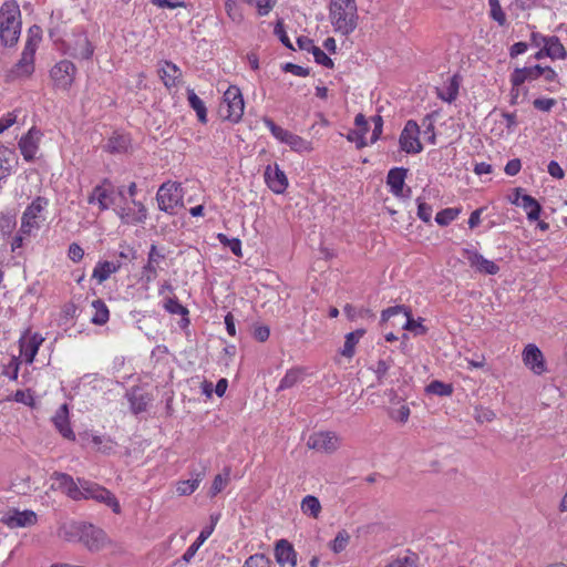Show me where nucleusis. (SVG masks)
<instances>
[{
	"label": "nucleus",
	"mask_w": 567,
	"mask_h": 567,
	"mask_svg": "<svg viewBox=\"0 0 567 567\" xmlns=\"http://www.w3.org/2000/svg\"><path fill=\"white\" fill-rule=\"evenodd\" d=\"M329 19L337 33L349 35L358 25V7L355 0H331Z\"/></svg>",
	"instance_id": "nucleus-1"
},
{
	"label": "nucleus",
	"mask_w": 567,
	"mask_h": 567,
	"mask_svg": "<svg viewBox=\"0 0 567 567\" xmlns=\"http://www.w3.org/2000/svg\"><path fill=\"white\" fill-rule=\"evenodd\" d=\"M21 34V11L14 1H7L0 8V40L7 47L14 45Z\"/></svg>",
	"instance_id": "nucleus-2"
},
{
	"label": "nucleus",
	"mask_w": 567,
	"mask_h": 567,
	"mask_svg": "<svg viewBox=\"0 0 567 567\" xmlns=\"http://www.w3.org/2000/svg\"><path fill=\"white\" fill-rule=\"evenodd\" d=\"M40 41L41 37L38 34V31L34 33L33 29H30L21 58L19 62L14 65V68L11 70V76L27 78L33 73L34 55Z\"/></svg>",
	"instance_id": "nucleus-3"
},
{
	"label": "nucleus",
	"mask_w": 567,
	"mask_h": 567,
	"mask_svg": "<svg viewBox=\"0 0 567 567\" xmlns=\"http://www.w3.org/2000/svg\"><path fill=\"white\" fill-rule=\"evenodd\" d=\"M245 103L239 87L230 85L224 93L219 106L220 115L233 123H238L244 114Z\"/></svg>",
	"instance_id": "nucleus-4"
},
{
	"label": "nucleus",
	"mask_w": 567,
	"mask_h": 567,
	"mask_svg": "<svg viewBox=\"0 0 567 567\" xmlns=\"http://www.w3.org/2000/svg\"><path fill=\"white\" fill-rule=\"evenodd\" d=\"M183 188L181 184L167 182L159 186L156 193L158 208L167 214H174L183 206Z\"/></svg>",
	"instance_id": "nucleus-5"
},
{
	"label": "nucleus",
	"mask_w": 567,
	"mask_h": 567,
	"mask_svg": "<svg viewBox=\"0 0 567 567\" xmlns=\"http://www.w3.org/2000/svg\"><path fill=\"white\" fill-rule=\"evenodd\" d=\"M73 529L80 532V542L90 551H100L104 549L109 544L110 539L106 533L91 524L73 526Z\"/></svg>",
	"instance_id": "nucleus-6"
},
{
	"label": "nucleus",
	"mask_w": 567,
	"mask_h": 567,
	"mask_svg": "<svg viewBox=\"0 0 567 567\" xmlns=\"http://www.w3.org/2000/svg\"><path fill=\"white\" fill-rule=\"evenodd\" d=\"M398 315H403L404 317V322L402 323V328L404 330H408L415 336H422L426 333L427 329L422 324V319H413L410 308L405 306H395L383 310L381 313V319L382 321H389L392 317Z\"/></svg>",
	"instance_id": "nucleus-7"
},
{
	"label": "nucleus",
	"mask_w": 567,
	"mask_h": 567,
	"mask_svg": "<svg viewBox=\"0 0 567 567\" xmlns=\"http://www.w3.org/2000/svg\"><path fill=\"white\" fill-rule=\"evenodd\" d=\"M81 486L85 491L84 498H92L96 502L103 503L109 506L115 514L121 513V505L112 492L96 483L89 481L81 482Z\"/></svg>",
	"instance_id": "nucleus-8"
},
{
	"label": "nucleus",
	"mask_w": 567,
	"mask_h": 567,
	"mask_svg": "<svg viewBox=\"0 0 567 567\" xmlns=\"http://www.w3.org/2000/svg\"><path fill=\"white\" fill-rule=\"evenodd\" d=\"M48 206V199L44 197H37L25 208L21 218V233L31 235L35 229H39L41 215Z\"/></svg>",
	"instance_id": "nucleus-9"
},
{
	"label": "nucleus",
	"mask_w": 567,
	"mask_h": 567,
	"mask_svg": "<svg viewBox=\"0 0 567 567\" xmlns=\"http://www.w3.org/2000/svg\"><path fill=\"white\" fill-rule=\"evenodd\" d=\"M400 147L403 152L409 154H419L422 152L423 146L420 142V126L414 120H409L399 138Z\"/></svg>",
	"instance_id": "nucleus-10"
},
{
	"label": "nucleus",
	"mask_w": 567,
	"mask_h": 567,
	"mask_svg": "<svg viewBox=\"0 0 567 567\" xmlns=\"http://www.w3.org/2000/svg\"><path fill=\"white\" fill-rule=\"evenodd\" d=\"M44 342L41 333L25 330L19 339L20 357L22 360L31 364L39 351L40 346Z\"/></svg>",
	"instance_id": "nucleus-11"
},
{
	"label": "nucleus",
	"mask_w": 567,
	"mask_h": 567,
	"mask_svg": "<svg viewBox=\"0 0 567 567\" xmlns=\"http://www.w3.org/2000/svg\"><path fill=\"white\" fill-rule=\"evenodd\" d=\"M462 257L481 274L496 275L499 271V267L494 261L486 259L473 247L463 248Z\"/></svg>",
	"instance_id": "nucleus-12"
},
{
	"label": "nucleus",
	"mask_w": 567,
	"mask_h": 567,
	"mask_svg": "<svg viewBox=\"0 0 567 567\" xmlns=\"http://www.w3.org/2000/svg\"><path fill=\"white\" fill-rule=\"evenodd\" d=\"M307 445L319 452L333 453L340 446V439L334 432H316L309 436Z\"/></svg>",
	"instance_id": "nucleus-13"
},
{
	"label": "nucleus",
	"mask_w": 567,
	"mask_h": 567,
	"mask_svg": "<svg viewBox=\"0 0 567 567\" xmlns=\"http://www.w3.org/2000/svg\"><path fill=\"white\" fill-rule=\"evenodd\" d=\"M65 52L74 59L87 60L92 56L94 48L85 33H78L65 41Z\"/></svg>",
	"instance_id": "nucleus-14"
},
{
	"label": "nucleus",
	"mask_w": 567,
	"mask_h": 567,
	"mask_svg": "<svg viewBox=\"0 0 567 567\" xmlns=\"http://www.w3.org/2000/svg\"><path fill=\"white\" fill-rule=\"evenodd\" d=\"M408 169L404 167L391 168L386 176V185L390 193L398 198H409L411 196V188L405 187V178Z\"/></svg>",
	"instance_id": "nucleus-15"
},
{
	"label": "nucleus",
	"mask_w": 567,
	"mask_h": 567,
	"mask_svg": "<svg viewBox=\"0 0 567 567\" xmlns=\"http://www.w3.org/2000/svg\"><path fill=\"white\" fill-rule=\"evenodd\" d=\"M76 73L75 65L68 60H62L58 62L52 69H51V78L54 82V84L63 90H66L71 86L73 83L74 76Z\"/></svg>",
	"instance_id": "nucleus-16"
},
{
	"label": "nucleus",
	"mask_w": 567,
	"mask_h": 567,
	"mask_svg": "<svg viewBox=\"0 0 567 567\" xmlns=\"http://www.w3.org/2000/svg\"><path fill=\"white\" fill-rule=\"evenodd\" d=\"M89 204H97L100 210H106L114 202V188L112 184L104 179L96 185L87 198Z\"/></svg>",
	"instance_id": "nucleus-17"
},
{
	"label": "nucleus",
	"mask_w": 567,
	"mask_h": 567,
	"mask_svg": "<svg viewBox=\"0 0 567 567\" xmlns=\"http://www.w3.org/2000/svg\"><path fill=\"white\" fill-rule=\"evenodd\" d=\"M42 137L40 130L31 127L19 141V150L27 162L34 159Z\"/></svg>",
	"instance_id": "nucleus-18"
},
{
	"label": "nucleus",
	"mask_w": 567,
	"mask_h": 567,
	"mask_svg": "<svg viewBox=\"0 0 567 567\" xmlns=\"http://www.w3.org/2000/svg\"><path fill=\"white\" fill-rule=\"evenodd\" d=\"M265 182L275 194H284L288 187V178L278 164L268 165L264 173Z\"/></svg>",
	"instance_id": "nucleus-19"
},
{
	"label": "nucleus",
	"mask_w": 567,
	"mask_h": 567,
	"mask_svg": "<svg viewBox=\"0 0 567 567\" xmlns=\"http://www.w3.org/2000/svg\"><path fill=\"white\" fill-rule=\"evenodd\" d=\"M2 522L10 528L29 527L38 522V516L33 511H12L3 516Z\"/></svg>",
	"instance_id": "nucleus-20"
},
{
	"label": "nucleus",
	"mask_w": 567,
	"mask_h": 567,
	"mask_svg": "<svg viewBox=\"0 0 567 567\" xmlns=\"http://www.w3.org/2000/svg\"><path fill=\"white\" fill-rule=\"evenodd\" d=\"M523 361L535 374L539 375L546 371L544 355L539 348L533 343L525 347L523 351Z\"/></svg>",
	"instance_id": "nucleus-21"
},
{
	"label": "nucleus",
	"mask_w": 567,
	"mask_h": 567,
	"mask_svg": "<svg viewBox=\"0 0 567 567\" xmlns=\"http://www.w3.org/2000/svg\"><path fill=\"white\" fill-rule=\"evenodd\" d=\"M70 411L68 404H62L52 416V422L58 432L68 440L74 441L75 434L70 424Z\"/></svg>",
	"instance_id": "nucleus-22"
},
{
	"label": "nucleus",
	"mask_w": 567,
	"mask_h": 567,
	"mask_svg": "<svg viewBox=\"0 0 567 567\" xmlns=\"http://www.w3.org/2000/svg\"><path fill=\"white\" fill-rule=\"evenodd\" d=\"M164 258V255L157 249V247L152 245L148 251L147 262L143 267V277L147 282H152L156 279L159 265Z\"/></svg>",
	"instance_id": "nucleus-23"
},
{
	"label": "nucleus",
	"mask_w": 567,
	"mask_h": 567,
	"mask_svg": "<svg viewBox=\"0 0 567 567\" xmlns=\"http://www.w3.org/2000/svg\"><path fill=\"white\" fill-rule=\"evenodd\" d=\"M275 557L281 567L285 565L296 567L297 565V554L292 545L286 539H280L277 542L275 546Z\"/></svg>",
	"instance_id": "nucleus-24"
},
{
	"label": "nucleus",
	"mask_w": 567,
	"mask_h": 567,
	"mask_svg": "<svg viewBox=\"0 0 567 567\" xmlns=\"http://www.w3.org/2000/svg\"><path fill=\"white\" fill-rule=\"evenodd\" d=\"M540 78V65L516 68L511 74V84L520 86L526 81H535Z\"/></svg>",
	"instance_id": "nucleus-25"
},
{
	"label": "nucleus",
	"mask_w": 567,
	"mask_h": 567,
	"mask_svg": "<svg viewBox=\"0 0 567 567\" xmlns=\"http://www.w3.org/2000/svg\"><path fill=\"white\" fill-rule=\"evenodd\" d=\"M159 76L167 89L177 85L182 78L181 69L173 62L164 61L158 70Z\"/></svg>",
	"instance_id": "nucleus-26"
},
{
	"label": "nucleus",
	"mask_w": 567,
	"mask_h": 567,
	"mask_svg": "<svg viewBox=\"0 0 567 567\" xmlns=\"http://www.w3.org/2000/svg\"><path fill=\"white\" fill-rule=\"evenodd\" d=\"M121 267L122 264L120 261H99L93 269L92 278L96 280L97 284H103Z\"/></svg>",
	"instance_id": "nucleus-27"
},
{
	"label": "nucleus",
	"mask_w": 567,
	"mask_h": 567,
	"mask_svg": "<svg viewBox=\"0 0 567 567\" xmlns=\"http://www.w3.org/2000/svg\"><path fill=\"white\" fill-rule=\"evenodd\" d=\"M133 205L137 208L136 212L131 208H121L118 216L123 223L140 224L146 219V208L141 202L133 200Z\"/></svg>",
	"instance_id": "nucleus-28"
},
{
	"label": "nucleus",
	"mask_w": 567,
	"mask_h": 567,
	"mask_svg": "<svg viewBox=\"0 0 567 567\" xmlns=\"http://www.w3.org/2000/svg\"><path fill=\"white\" fill-rule=\"evenodd\" d=\"M514 205L520 206L524 210H526L527 219L530 221L537 220L540 216L542 206L539 203L532 197L530 195H523L522 200L512 199Z\"/></svg>",
	"instance_id": "nucleus-29"
},
{
	"label": "nucleus",
	"mask_w": 567,
	"mask_h": 567,
	"mask_svg": "<svg viewBox=\"0 0 567 567\" xmlns=\"http://www.w3.org/2000/svg\"><path fill=\"white\" fill-rule=\"evenodd\" d=\"M94 449L103 454H112L117 446L116 442L107 435L86 434Z\"/></svg>",
	"instance_id": "nucleus-30"
},
{
	"label": "nucleus",
	"mask_w": 567,
	"mask_h": 567,
	"mask_svg": "<svg viewBox=\"0 0 567 567\" xmlns=\"http://www.w3.org/2000/svg\"><path fill=\"white\" fill-rule=\"evenodd\" d=\"M16 154L12 150L0 145V182L7 179L13 173L12 159Z\"/></svg>",
	"instance_id": "nucleus-31"
},
{
	"label": "nucleus",
	"mask_w": 567,
	"mask_h": 567,
	"mask_svg": "<svg viewBox=\"0 0 567 567\" xmlns=\"http://www.w3.org/2000/svg\"><path fill=\"white\" fill-rule=\"evenodd\" d=\"M305 375H306V371L302 368L297 367V368L289 369L286 372L285 377L281 379V381L278 385V391L290 389V388L295 386L296 384L302 382Z\"/></svg>",
	"instance_id": "nucleus-32"
},
{
	"label": "nucleus",
	"mask_w": 567,
	"mask_h": 567,
	"mask_svg": "<svg viewBox=\"0 0 567 567\" xmlns=\"http://www.w3.org/2000/svg\"><path fill=\"white\" fill-rule=\"evenodd\" d=\"M460 90V80L453 75L449 82L441 89H437V96L444 102L452 103L456 100Z\"/></svg>",
	"instance_id": "nucleus-33"
},
{
	"label": "nucleus",
	"mask_w": 567,
	"mask_h": 567,
	"mask_svg": "<svg viewBox=\"0 0 567 567\" xmlns=\"http://www.w3.org/2000/svg\"><path fill=\"white\" fill-rule=\"evenodd\" d=\"M204 478L203 472H197L193 475L192 478L179 481L176 483V492L181 496H186L193 494L199 486L200 482Z\"/></svg>",
	"instance_id": "nucleus-34"
},
{
	"label": "nucleus",
	"mask_w": 567,
	"mask_h": 567,
	"mask_svg": "<svg viewBox=\"0 0 567 567\" xmlns=\"http://www.w3.org/2000/svg\"><path fill=\"white\" fill-rule=\"evenodd\" d=\"M544 53H546V55L551 60L565 59L567 56L566 49L555 35L548 38L546 47L544 48Z\"/></svg>",
	"instance_id": "nucleus-35"
},
{
	"label": "nucleus",
	"mask_w": 567,
	"mask_h": 567,
	"mask_svg": "<svg viewBox=\"0 0 567 567\" xmlns=\"http://www.w3.org/2000/svg\"><path fill=\"white\" fill-rule=\"evenodd\" d=\"M130 146V138L125 134L114 133L107 141L105 150L110 153H124Z\"/></svg>",
	"instance_id": "nucleus-36"
},
{
	"label": "nucleus",
	"mask_w": 567,
	"mask_h": 567,
	"mask_svg": "<svg viewBox=\"0 0 567 567\" xmlns=\"http://www.w3.org/2000/svg\"><path fill=\"white\" fill-rule=\"evenodd\" d=\"M187 100L189 106L196 112L198 121L205 124L207 122V110L204 101L192 89L187 90Z\"/></svg>",
	"instance_id": "nucleus-37"
},
{
	"label": "nucleus",
	"mask_w": 567,
	"mask_h": 567,
	"mask_svg": "<svg viewBox=\"0 0 567 567\" xmlns=\"http://www.w3.org/2000/svg\"><path fill=\"white\" fill-rule=\"evenodd\" d=\"M364 334V329H357L355 331L347 333L341 354L347 358H352L354 354L355 346Z\"/></svg>",
	"instance_id": "nucleus-38"
},
{
	"label": "nucleus",
	"mask_w": 567,
	"mask_h": 567,
	"mask_svg": "<svg viewBox=\"0 0 567 567\" xmlns=\"http://www.w3.org/2000/svg\"><path fill=\"white\" fill-rule=\"evenodd\" d=\"M92 308L94 310V313L91 318V321L97 326L105 324L110 318V311L105 302L101 299H96L92 301Z\"/></svg>",
	"instance_id": "nucleus-39"
},
{
	"label": "nucleus",
	"mask_w": 567,
	"mask_h": 567,
	"mask_svg": "<svg viewBox=\"0 0 567 567\" xmlns=\"http://www.w3.org/2000/svg\"><path fill=\"white\" fill-rule=\"evenodd\" d=\"M128 401H130L132 412L134 414H138L146 410L147 404L150 402V398L146 394H144L137 390H133L128 394Z\"/></svg>",
	"instance_id": "nucleus-40"
},
{
	"label": "nucleus",
	"mask_w": 567,
	"mask_h": 567,
	"mask_svg": "<svg viewBox=\"0 0 567 567\" xmlns=\"http://www.w3.org/2000/svg\"><path fill=\"white\" fill-rule=\"evenodd\" d=\"M301 511L305 515L317 518L321 513V504L316 496L307 495L301 501Z\"/></svg>",
	"instance_id": "nucleus-41"
},
{
	"label": "nucleus",
	"mask_w": 567,
	"mask_h": 567,
	"mask_svg": "<svg viewBox=\"0 0 567 567\" xmlns=\"http://www.w3.org/2000/svg\"><path fill=\"white\" fill-rule=\"evenodd\" d=\"M212 535V528L210 527H204L197 539L186 549V551L183 555V559L186 561H189L196 554V551L199 549V547L206 542V539Z\"/></svg>",
	"instance_id": "nucleus-42"
},
{
	"label": "nucleus",
	"mask_w": 567,
	"mask_h": 567,
	"mask_svg": "<svg viewBox=\"0 0 567 567\" xmlns=\"http://www.w3.org/2000/svg\"><path fill=\"white\" fill-rule=\"evenodd\" d=\"M230 477V468L225 467L221 474H217L212 483L209 495L215 497L220 493L228 484Z\"/></svg>",
	"instance_id": "nucleus-43"
},
{
	"label": "nucleus",
	"mask_w": 567,
	"mask_h": 567,
	"mask_svg": "<svg viewBox=\"0 0 567 567\" xmlns=\"http://www.w3.org/2000/svg\"><path fill=\"white\" fill-rule=\"evenodd\" d=\"M287 145L291 148V151L298 153H309L312 151L311 142L293 133H291L290 137L288 138Z\"/></svg>",
	"instance_id": "nucleus-44"
},
{
	"label": "nucleus",
	"mask_w": 567,
	"mask_h": 567,
	"mask_svg": "<svg viewBox=\"0 0 567 567\" xmlns=\"http://www.w3.org/2000/svg\"><path fill=\"white\" fill-rule=\"evenodd\" d=\"M164 309L172 315H179L183 317L186 324L189 323L187 318L188 310L176 298H168L164 302Z\"/></svg>",
	"instance_id": "nucleus-45"
},
{
	"label": "nucleus",
	"mask_w": 567,
	"mask_h": 567,
	"mask_svg": "<svg viewBox=\"0 0 567 567\" xmlns=\"http://www.w3.org/2000/svg\"><path fill=\"white\" fill-rule=\"evenodd\" d=\"M264 123L267 126V128L271 132L272 136L278 140L281 143L287 144L288 138L291 135V132L282 128L281 126L277 125L272 120L265 117Z\"/></svg>",
	"instance_id": "nucleus-46"
},
{
	"label": "nucleus",
	"mask_w": 567,
	"mask_h": 567,
	"mask_svg": "<svg viewBox=\"0 0 567 567\" xmlns=\"http://www.w3.org/2000/svg\"><path fill=\"white\" fill-rule=\"evenodd\" d=\"M225 11L228 16V18L239 24L244 20V14L241 11L240 6L238 4L237 0H226L225 1Z\"/></svg>",
	"instance_id": "nucleus-47"
},
{
	"label": "nucleus",
	"mask_w": 567,
	"mask_h": 567,
	"mask_svg": "<svg viewBox=\"0 0 567 567\" xmlns=\"http://www.w3.org/2000/svg\"><path fill=\"white\" fill-rule=\"evenodd\" d=\"M460 209L458 208H445V209H442L440 210L436 216H435V221L440 225V226H447L449 224H451L454 219L457 218L458 214H460Z\"/></svg>",
	"instance_id": "nucleus-48"
},
{
	"label": "nucleus",
	"mask_w": 567,
	"mask_h": 567,
	"mask_svg": "<svg viewBox=\"0 0 567 567\" xmlns=\"http://www.w3.org/2000/svg\"><path fill=\"white\" fill-rule=\"evenodd\" d=\"M489 6V16L496 21L499 25H505L506 23V14L503 11L501 3L498 0H488Z\"/></svg>",
	"instance_id": "nucleus-49"
},
{
	"label": "nucleus",
	"mask_w": 567,
	"mask_h": 567,
	"mask_svg": "<svg viewBox=\"0 0 567 567\" xmlns=\"http://www.w3.org/2000/svg\"><path fill=\"white\" fill-rule=\"evenodd\" d=\"M78 525H85V523H71L68 525H63L59 530L60 537H62L66 542L80 540V532L73 529V526Z\"/></svg>",
	"instance_id": "nucleus-50"
},
{
	"label": "nucleus",
	"mask_w": 567,
	"mask_h": 567,
	"mask_svg": "<svg viewBox=\"0 0 567 567\" xmlns=\"http://www.w3.org/2000/svg\"><path fill=\"white\" fill-rule=\"evenodd\" d=\"M217 238L219 243L224 246H227L235 256L241 257V241L238 238L230 239L224 234H218Z\"/></svg>",
	"instance_id": "nucleus-51"
},
{
	"label": "nucleus",
	"mask_w": 567,
	"mask_h": 567,
	"mask_svg": "<svg viewBox=\"0 0 567 567\" xmlns=\"http://www.w3.org/2000/svg\"><path fill=\"white\" fill-rule=\"evenodd\" d=\"M411 411L406 404H401L399 408H391L389 411V415L392 420L406 423L410 417Z\"/></svg>",
	"instance_id": "nucleus-52"
},
{
	"label": "nucleus",
	"mask_w": 567,
	"mask_h": 567,
	"mask_svg": "<svg viewBox=\"0 0 567 567\" xmlns=\"http://www.w3.org/2000/svg\"><path fill=\"white\" fill-rule=\"evenodd\" d=\"M350 536L346 530H340L334 539L331 542L330 548L336 554L341 553L346 549L348 543H349Z\"/></svg>",
	"instance_id": "nucleus-53"
},
{
	"label": "nucleus",
	"mask_w": 567,
	"mask_h": 567,
	"mask_svg": "<svg viewBox=\"0 0 567 567\" xmlns=\"http://www.w3.org/2000/svg\"><path fill=\"white\" fill-rule=\"evenodd\" d=\"M270 559L264 554H255L249 556L243 567H269Z\"/></svg>",
	"instance_id": "nucleus-54"
},
{
	"label": "nucleus",
	"mask_w": 567,
	"mask_h": 567,
	"mask_svg": "<svg viewBox=\"0 0 567 567\" xmlns=\"http://www.w3.org/2000/svg\"><path fill=\"white\" fill-rule=\"evenodd\" d=\"M427 391L437 395H450L452 393V386L441 381H433L427 385Z\"/></svg>",
	"instance_id": "nucleus-55"
},
{
	"label": "nucleus",
	"mask_w": 567,
	"mask_h": 567,
	"mask_svg": "<svg viewBox=\"0 0 567 567\" xmlns=\"http://www.w3.org/2000/svg\"><path fill=\"white\" fill-rule=\"evenodd\" d=\"M391 368V363L385 360H379L375 365H373L371 369L377 375L379 384L383 382V379L386 377L389 370Z\"/></svg>",
	"instance_id": "nucleus-56"
},
{
	"label": "nucleus",
	"mask_w": 567,
	"mask_h": 567,
	"mask_svg": "<svg viewBox=\"0 0 567 567\" xmlns=\"http://www.w3.org/2000/svg\"><path fill=\"white\" fill-rule=\"evenodd\" d=\"M365 134L359 130H351L347 135L349 142L355 143L357 148H363L367 146Z\"/></svg>",
	"instance_id": "nucleus-57"
},
{
	"label": "nucleus",
	"mask_w": 567,
	"mask_h": 567,
	"mask_svg": "<svg viewBox=\"0 0 567 567\" xmlns=\"http://www.w3.org/2000/svg\"><path fill=\"white\" fill-rule=\"evenodd\" d=\"M540 76L549 84H555L556 86L560 85L557 72L550 66L540 65Z\"/></svg>",
	"instance_id": "nucleus-58"
},
{
	"label": "nucleus",
	"mask_w": 567,
	"mask_h": 567,
	"mask_svg": "<svg viewBox=\"0 0 567 567\" xmlns=\"http://www.w3.org/2000/svg\"><path fill=\"white\" fill-rule=\"evenodd\" d=\"M423 126H424V135L426 136L429 143L435 144V132H434V123L432 120V115H426L423 120Z\"/></svg>",
	"instance_id": "nucleus-59"
},
{
	"label": "nucleus",
	"mask_w": 567,
	"mask_h": 567,
	"mask_svg": "<svg viewBox=\"0 0 567 567\" xmlns=\"http://www.w3.org/2000/svg\"><path fill=\"white\" fill-rule=\"evenodd\" d=\"M312 55L315 61L326 68H333V61L319 48L313 49Z\"/></svg>",
	"instance_id": "nucleus-60"
},
{
	"label": "nucleus",
	"mask_w": 567,
	"mask_h": 567,
	"mask_svg": "<svg viewBox=\"0 0 567 567\" xmlns=\"http://www.w3.org/2000/svg\"><path fill=\"white\" fill-rule=\"evenodd\" d=\"M68 257L73 262H80L84 257V250L79 244L72 243L68 249Z\"/></svg>",
	"instance_id": "nucleus-61"
},
{
	"label": "nucleus",
	"mask_w": 567,
	"mask_h": 567,
	"mask_svg": "<svg viewBox=\"0 0 567 567\" xmlns=\"http://www.w3.org/2000/svg\"><path fill=\"white\" fill-rule=\"evenodd\" d=\"M385 567H416V564L413 557L403 556L391 560Z\"/></svg>",
	"instance_id": "nucleus-62"
},
{
	"label": "nucleus",
	"mask_w": 567,
	"mask_h": 567,
	"mask_svg": "<svg viewBox=\"0 0 567 567\" xmlns=\"http://www.w3.org/2000/svg\"><path fill=\"white\" fill-rule=\"evenodd\" d=\"M495 413L486 408L475 409V420L480 423L492 422L495 419Z\"/></svg>",
	"instance_id": "nucleus-63"
},
{
	"label": "nucleus",
	"mask_w": 567,
	"mask_h": 567,
	"mask_svg": "<svg viewBox=\"0 0 567 567\" xmlns=\"http://www.w3.org/2000/svg\"><path fill=\"white\" fill-rule=\"evenodd\" d=\"M417 217L425 223L431 221L432 217V207L420 199H417Z\"/></svg>",
	"instance_id": "nucleus-64"
}]
</instances>
